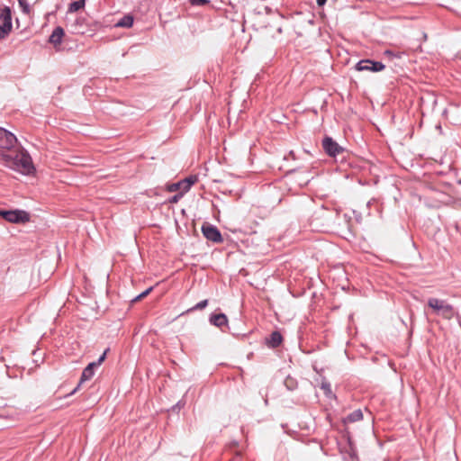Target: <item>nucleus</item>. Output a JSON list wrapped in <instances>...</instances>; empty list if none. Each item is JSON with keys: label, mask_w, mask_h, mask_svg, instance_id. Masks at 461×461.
Here are the masks:
<instances>
[{"label": "nucleus", "mask_w": 461, "mask_h": 461, "mask_svg": "<svg viewBox=\"0 0 461 461\" xmlns=\"http://www.w3.org/2000/svg\"><path fill=\"white\" fill-rule=\"evenodd\" d=\"M267 345L269 348H276L279 347L283 341V336L278 330L271 332L268 338H267Z\"/></svg>", "instance_id": "11"}, {"label": "nucleus", "mask_w": 461, "mask_h": 461, "mask_svg": "<svg viewBox=\"0 0 461 461\" xmlns=\"http://www.w3.org/2000/svg\"><path fill=\"white\" fill-rule=\"evenodd\" d=\"M428 306L435 314L446 320L453 319L456 313L453 305L448 303L446 300L431 297L428 300Z\"/></svg>", "instance_id": "2"}, {"label": "nucleus", "mask_w": 461, "mask_h": 461, "mask_svg": "<svg viewBox=\"0 0 461 461\" xmlns=\"http://www.w3.org/2000/svg\"><path fill=\"white\" fill-rule=\"evenodd\" d=\"M209 321L211 324L218 328H222L228 324V318L224 313H212Z\"/></svg>", "instance_id": "12"}, {"label": "nucleus", "mask_w": 461, "mask_h": 461, "mask_svg": "<svg viewBox=\"0 0 461 461\" xmlns=\"http://www.w3.org/2000/svg\"><path fill=\"white\" fill-rule=\"evenodd\" d=\"M184 194L185 193H183V192H178L176 194L173 195L169 199V203H177L179 201V199L184 195Z\"/></svg>", "instance_id": "25"}, {"label": "nucleus", "mask_w": 461, "mask_h": 461, "mask_svg": "<svg viewBox=\"0 0 461 461\" xmlns=\"http://www.w3.org/2000/svg\"><path fill=\"white\" fill-rule=\"evenodd\" d=\"M0 21L2 22V24L13 25L12 11L9 6L0 8Z\"/></svg>", "instance_id": "13"}, {"label": "nucleus", "mask_w": 461, "mask_h": 461, "mask_svg": "<svg viewBox=\"0 0 461 461\" xmlns=\"http://www.w3.org/2000/svg\"><path fill=\"white\" fill-rule=\"evenodd\" d=\"M322 149L325 153L331 158H337V157H340L341 160L346 158V156L348 154V150L340 146L338 142H336L331 137L325 136L321 142Z\"/></svg>", "instance_id": "3"}, {"label": "nucleus", "mask_w": 461, "mask_h": 461, "mask_svg": "<svg viewBox=\"0 0 461 461\" xmlns=\"http://www.w3.org/2000/svg\"><path fill=\"white\" fill-rule=\"evenodd\" d=\"M13 25L0 24V39L6 38L12 32Z\"/></svg>", "instance_id": "19"}, {"label": "nucleus", "mask_w": 461, "mask_h": 461, "mask_svg": "<svg viewBox=\"0 0 461 461\" xmlns=\"http://www.w3.org/2000/svg\"><path fill=\"white\" fill-rule=\"evenodd\" d=\"M133 24V16L131 14H126L122 16L116 23V27L122 28H131Z\"/></svg>", "instance_id": "15"}, {"label": "nucleus", "mask_w": 461, "mask_h": 461, "mask_svg": "<svg viewBox=\"0 0 461 461\" xmlns=\"http://www.w3.org/2000/svg\"><path fill=\"white\" fill-rule=\"evenodd\" d=\"M197 181L196 176H190L183 180L176 183H173L167 186L169 192H183L186 193L190 190L191 186Z\"/></svg>", "instance_id": "6"}, {"label": "nucleus", "mask_w": 461, "mask_h": 461, "mask_svg": "<svg viewBox=\"0 0 461 461\" xmlns=\"http://www.w3.org/2000/svg\"><path fill=\"white\" fill-rule=\"evenodd\" d=\"M319 6H322L326 4L327 0H316Z\"/></svg>", "instance_id": "27"}, {"label": "nucleus", "mask_w": 461, "mask_h": 461, "mask_svg": "<svg viewBox=\"0 0 461 461\" xmlns=\"http://www.w3.org/2000/svg\"><path fill=\"white\" fill-rule=\"evenodd\" d=\"M321 389L324 390L325 393L328 394V393H331V389H330V384H328V383H323L321 384Z\"/></svg>", "instance_id": "26"}, {"label": "nucleus", "mask_w": 461, "mask_h": 461, "mask_svg": "<svg viewBox=\"0 0 461 461\" xmlns=\"http://www.w3.org/2000/svg\"><path fill=\"white\" fill-rule=\"evenodd\" d=\"M208 305V300L207 299H204L201 302H199L198 303H196L194 306L187 309L185 312H184L182 313V315L184 314H187L189 312H193L194 311H202L203 310L206 306Z\"/></svg>", "instance_id": "17"}, {"label": "nucleus", "mask_w": 461, "mask_h": 461, "mask_svg": "<svg viewBox=\"0 0 461 461\" xmlns=\"http://www.w3.org/2000/svg\"><path fill=\"white\" fill-rule=\"evenodd\" d=\"M19 3V5L22 9V12L25 14H30L31 13V7L28 3V0H17Z\"/></svg>", "instance_id": "20"}, {"label": "nucleus", "mask_w": 461, "mask_h": 461, "mask_svg": "<svg viewBox=\"0 0 461 461\" xmlns=\"http://www.w3.org/2000/svg\"><path fill=\"white\" fill-rule=\"evenodd\" d=\"M65 35L64 29L60 26H57L49 38V42L51 43L55 48L60 45L62 39Z\"/></svg>", "instance_id": "9"}, {"label": "nucleus", "mask_w": 461, "mask_h": 461, "mask_svg": "<svg viewBox=\"0 0 461 461\" xmlns=\"http://www.w3.org/2000/svg\"><path fill=\"white\" fill-rule=\"evenodd\" d=\"M152 287H149L148 289H146L144 292H142L141 294H140L139 295H137L135 298H133L131 300V303H136V302H139L140 301L141 299H143L144 297H146L151 291H152Z\"/></svg>", "instance_id": "22"}, {"label": "nucleus", "mask_w": 461, "mask_h": 461, "mask_svg": "<svg viewBox=\"0 0 461 461\" xmlns=\"http://www.w3.org/2000/svg\"><path fill=\"white\" fill-rule=\"evenodd\" d=\"M95 367H96L95 364L89 363L84 368V370L82 372V375H81L80 382H79L78 385L73 390V392L71 393H74L78 389V387L80 386V384L83 382L90 380L94 376V375H95Z\"/></svg>", "instance_id": "10"}, {"label": "nucleus", "mask_w": 461, "mask_h": 461, "mask_svg": "<svg viewBox=\"0 0 461 461\" xmlns=\"http://www.w3.org/2000/svg\"><path fill=\"white\" fill-rule=\"evenodd\" d=\"M110 349L109 348H106L104 353L99 357V358L95 361V362H92L93 364H95V366H99L106 358V355H107V352L109 351Z\"/></svg>", "instance_id": "24"}, {"label": "nucleus", "mask_w": 461, "mask_h": 461, "mask_svg": "<svg viewBox=\"0 0 461 461\" xmlns=\"http://www.w3.org/2000/svg\"><path fill=\"white\" fill-rule=\"evenodd\" d=\"M189 3L193 6H203L210 3L209 0H189Z\"/></svg>", "instance_id": "23"}, {"label": "nucleus", "mask_w": 461, "mask_h": 461, "mask_svg": "<svg viewBox=\"0 0 461 461\" xmlns=\"http://www.w3.org/2000/svg\"><path fill=\"white\" fill-rule=\"evenodd\" d=\"M363 420V412L360 409L353 411L344 420V423H352Z\"/></svg>", "instance_id": "14"}, {"label": "nucleus", "mask_w": 461, "mask_h": 461, "mask_svg": "<svg viewBox=\"0 0 461 461\" xmlns=\"http://www.w3.org/2000/svg\"><path fill=\"white\" fill-rule=\"evenodd\" d=\"M284 384L289 391H294L297 388L298 383L295 378L287 375L284 381Z\"/></svg>", "instance_id": "18"}, {"label": "nucleus", "mask_w": 461, "mask_h": 461, "mask_svg": "<svg viewBox=\"0 0 461 461\" xmlns=\"http://www.w3.org/2000/svg\"><path fill=\"white\" fill-rule=\"evenodd\" d=\"M202 232L203 236L210 241L214 243H221L223 241L221 231L217 227L213 225L204 223L202 226Z\"/></svg>", "instance_id": "7"}, {"label": "nucleus", "mask_w": 461, "mask_h": 461, "mask_svg": "<svg viewBox=\"0 0 461 461\" xmlns=\"http://www.w3.org/2000/svg\"><path fill=\"white\" fill-rule=\"evenodd\" d=\"M86 5V0H77L68 5V12L75 13L83 9Z\"/></svg>", "instance_id": "16"}, {"label": "nucleus", "mask_w": 461, "mask_h": 461, "mask_svg": "<svg viewBox=\"0 0 461 461\" xmlns=\"http://www.w3.org/2000/svg\"><path fill=\"white\" fill-rule=\"evenodd\" d=\"M17 139L14 134L9 131L0 128V148L5 149H11L15 146Z\"/></svg>", "instance_id": "8"}, {"label": "nucleus", "mask_w": 461, "mask_h": 461, "mask_svg": "<svg viewBox=\"0 0 461 461\" xmlns=\"http://www.w3.org/2000/svg\"><path fill=\"white\" fill-rule=\"evenodd\" d=\"M1 158L6 167L23 174L29 175L34 170L32 158L27 152L21 151L14 154L3 152Z\"/></svg>", "instance_id": "1"}, {"label": "nucleus", "mask_w": 461, "mask_h": 461, "mask_svg": "<svg viewBox=\"0 0 461 461\" xmlns=\"http://www.w3.org/2000/svg\"><path fill=\"white\" fill-rule=\"evenodd\" d=\"M384 55L392 59L394 58L400 59L402 57V52H394L391 50H384Z\"/></svg>", "instance_id": "21"}, {"label": "nucleus", "mask_w": 461, "mask_h": 461, "mask_svg": "<svg viewBox=\"0 0 461 461\" xmlns=\"http://www.w3.org/2000/svg\"><path fill=\"white\" fill-rule=\"evenodd\" d=\"M0 216H2L5 221L13 223H25L30 221L29 212L23 210H1Z\"/></svg>", "instance_id": "4"}, {"label": "nucleus", "mask_w": 461, "mask_h": 461, "mask_svg": "<svg viewBox=\"0 0 461 461\" xmlns=\"http://www.w3.org/2000/svg\"><path fill=\"white\" fill-rule=\"evenodd\" d=\"M385 68L384 64L381 61L372 59H361L355 65L357 71L380 72Z\"/></svg>", "instance_id": "5"}]
</instances>
